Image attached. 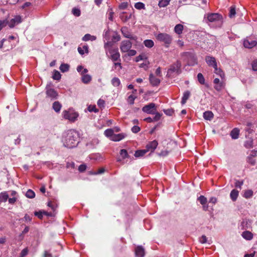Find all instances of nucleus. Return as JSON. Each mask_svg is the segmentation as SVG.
<instances>
[{
    "label": "nucleus",
    "instance_id": "51",
    "mask_svg": "<svg viewBox=\"0 0 257 257\" xmlns=\"http://www.w3.org/2000/svg\"><path fill=\"white\" fill-rule=\"evenodd\" d=\"M154 114H155V115L153 118L154 121H158V120H159L161 118V114L160 113H159V112H156V113L155 112Z\"/></svg>",
    "mask_w": 257,
    "mask_h": 257
},
{
    "label": "nucleus",
    "instance_id": "46",
    "mask_svg": "<svg viewBox=\"0 0 257 257\" xmlns=\"http://www.w3.org/2000/svg\"><path fill=\"white\" fill-rule=\"evenodd\" d=\"M72 14L76 17L79 16L81 14L80 10L79 9L75 8L72 9Z\"/></svg>",
    "mask_w": 257,
    "mask_h": 257
},
{
    "label": "nucleus",
    "instance_id": "47",
    "mask_svg": "<svg viewBox=\"0 0 257 257\" xmlns=\"http://www.w3.org/2000/svg\"><path fill=\"white\" fill-rule=\"evenodd\" d=\"M88 110L90 112H97L98 111V109L96 108L95 105H89L88 107Z\"/></svg>",
    "mask_w": 257,
    "mask_h": 257
},
{
    "label": "nucleus",
    "instance_id": "9",
    "mask_svg": "<svg viewBox=\"0 0 257 257\" xmlns=\"http://www.w3.org/2000/svg\"><path fill=\"white\" fill-rule=\"evenodd\" d=\"M132 46V44L130 41H123L121 43L120 49L122 52H127L131 48Z\"/></svg>",
    "mask_w": 257,
    "mask_h": 257
},
{
    "label": "nucleus",
    "instance_id": "24",
    "mask_svg": "<svg viewBox=\"0 0 257 257\" xmlns=\"http://www.w3.org/2000/svg\"><path fill=\"white\" fill-rule=\"evenodd\" d=\"M239 131L237 128H233L231 133L230 136L233 139H236L238 138Z\"/></svg>",
    "mask_w": 257,
    "mask_h": 257
},
{
    "label": "nucleus",
    "instance_id": "55",
    "mask_svg": "<svg viewBox=\"0 0 257 257\" xmlns=\"http://www.w3.org/2000/svg\"><path fill=\"white\" fill-rule=\"evenodd\" d=\"M242 184H243L242 181H236L235 183V186L236 187L239 188L240 189H241V186L242 185Z\"/></svg>",
    "mask_w": 257,
    "mask_h": 257
},
{
    "label": "nucleus",
    "instance_id": "14",
    "mask_svg": "<svg viewBox=\"0 0 257 257\" xmlns=\"http://www.w3.org/2000/svg\"><path fill=\"white\" fill-rule=\"evenodd\" d=\"M135 253L137 257H144L145 255V249L142 246H138L136 248Z\"/></svg>",
    "mask_w": 257,
    "mask_h": 257
},
{
    "label": "nucleus",
    "instance_id": "4",
    "mask_svg": "<svg viewBox=\"0 0 257 257\" xmlns=\"http://www.w3.org/2000/svg\"><path fill=\"white\" fill-rule=\"evenodd\" d=\"M156 39L162 42L165 44L166 47H169V45L172 43V37L167 33H159L156 36Z\"/></svg>",
    "mask_w": 257,
    "mask_h": 257
},
{
    "label": "nucleus",
    "instance_id": "58",
    "mask_svg": "<svg viewBox=\"0 0 257 257\" xmlns=\"http://www.w3.org/2000/svg\"><path fill=\"white\" fill-rule=\"evenodd\" d=\"M127 52H128V55L131 56H135L137 53V52L136 50H131V49Z\"/></svg>",
    "mask_w": 257,
    "mask_h": 257
},
{
    "label": "nucleus",
    "instance_id": "37",
    "mask_svg": "<svg viewBox=\"0 0 257 257\" xmlns=\"http://www.w3.org/2000/svg\"><path fill=\"white\" fill-rule=\"evenodd\" d=\"M26 196L27 198H33L35 196V193L33 191H32L31 189H29L26 192Z\"/></svg>",
    "mask_w": 257,
    "mask_h": 257
},
{
    "label": "nucleus",
    "instance_id": "11",
    "mask_svg": "<svg viewBox=\"0 0 257 257\" xmlns=\"http://www.w3.org/2000/svg\"><path fill=\"white\" fill-rule=\"evenodd\" d=\"M158 142L156 140H154L147 144L146 150H147V152L151 151L153 152L158 146Z\"/></svg>",
    "mask_w": 257,
    "mask_h": 257
},
{
    "label": "nucleus",
    "instance_id": "26",
    "mask_svg": "<svg viewBox=\"0 0 257 257\" xmlns=\"http://www.w3.org/2000/svg\"><path fill=\"white\" fill-rule=\"evenodd\" d=\"M96 37L94 36H92L90 34H85L83 37L82 38V40L84 41H87L90 40L91 41L95 40Z\"/></svg>",
    "mask_w": 257,
    "mask_h": 257
},
{
    "label": "nucleus",
    "instance_id": "6",
    "mask_svg": "<svg viewBox=\"0 0 257 257\" xmlns=\"http://www.w3.org/2000/svg\"><path fill=\"white\" fill-rule=\"evenodd\" d=\"M110 58L113 61H120V54L117 48H110L108 49Z\"/></svg>",
    "mask_w": 257,
    "mask_h": 257
},
{
    "label": "nucleus",
    "instance_id": "60",
    "mask_svg": "<svg viewBox=\"0 0 257 257\" xmlns=\"http://www.w3.org/2000/svg\"><path fill=\"white\" fill-rule=\"evenodd\" d=\"M8 21H2L0 20V26H2V27L3 28L5 26H7V25H8Z\"/></svg>",
    "mask_w": 257,
    "mask_h": 257
},
{
    "label": "nucleus",
    "instance_id": "8",
    "mask_svg": "<svg viewBox=\"0 0 257 257\" xmlns=\"http://www.w3.org/2000/svg\"><path fill=\"white\" fill-rule=\"evenodd\" d=\"M142 110L147 113L154 114L156 110V104L154 103H151L146 105L143 107Z\"/></svg>",
    "mask_w": 257,
    "mask_h": 257
},
{
    "label": "nucleus",
    "instance_id": "7",
    "mask_svg": "<svg viewBox=\"0 0 257 257\" xmlns=\"http://www.w3.org/2000/svg\"><path fill=\"white\" fill-rule=\"evenodd\" d=\"M63 115L65 119H69L71 121H75L78 116L77 113L69 110H64L63 112Z\"/></svg>",
    "mask_w": 257,
    "mask_h": 257
},
{
    "label": "nucleus",
    "instance_id": "53",
    "mask_svg": "<svg viewBox=\"0 0 257 257\" xmlns=\"http://www.w3.org/2000/svg\"><path fill=\"white\" fill-rule=\"evenodd\" d=\"M252 68L253 71H257V60H254L252 63Z\"/></svg>",
    "mask_w": 257,
    "mask_h": 257
},
{
    "label": "nucleus",
    "instance_id": "30",
    "mask_svg": "<svg viewBox=\"0 0 257 257\" xmlns=\"http://www.w3.org/2000/svg\"><path fill=\"white\" fill-rule=\"evenodd\" d=\"M144 44L146 47L151 48L154 45V43L152 40H146L144 42Z\"/></svg>",
    "mask_w": 257,
    "mask_h": 257
},
{
    "label": "nucleus",
    "instance_id": "20",
    "mask_svg": "<svg viewBox=\"0 0 257 257\" xmlns=\"http://www.w3.org/2000/svg\"><path fill=\"white\" fill-rule=\"evenodd\" d=\"M242 236L246 240H251L253 237V235L250 231H245L242 233Z\"/></svg>",
    "mask_w": 257,
    "mask_h": 257
},
{
    "label": "nucleus",
    "instance_id": "61",
    "mask_svg": "<svg viewBox=\"0 0 257 257\" xmlns=\"http://www.w3.org/2000/svg\"><path fill=\"white\" fill-rule=\"evenodd\" d=\"M104 172V169L102 168L98 169V170L97 172H94L93 173V174H94V175L100 174Z\"/></svg>",
    "mask_w": 257,
    "mask_h": 257
},
{
    "label": "nucleus",
    "instance_id": "17",
    "mask_svg": "<svg viewBox=\"0 0 257 257\" xmlns=\"http://www.w3.org/2000/svg\"><path fill=\"white\" fill-rule=\"evenodd\" d=\"M132 14H130L129 15H126L125 12H122L120 15V18L122 21L123 22H127L128 20L132 18Z\"/></svg>",
    "mask_w": 257,
    "mask_h": 257
},
{
    "label": "nucleus",
    "instance_id": "22",
    "mask_svg": "<svg viewBox=\"0 0 257 257\" xmlns=\"http://www.w3.org/2000/svg\"><path fill=\"white\" fill-rule=\"evenodd\" d=\"M238 193L239 192L235 189H233L231 191L230 196L232 201H235L237 199Z\"/></svg>",
    "mask_w": 257,
    "mask_h": 257
},
{
    "label": "nucleus",
    "instance_id": "28",
    "mask_svg": "<svg viewBox=\"0 0 257 257\" xmlns=\"http://www.w3.org/2000/svg\"><path fill=\"white\" fill-rule=\"evenodd\" d=\"M214 69V72L216 74L220 76L221 78H224L225 76L224 72L222 71V70L220 68H217V66L216 67L213 68Z\"/></svg>",
    "mask_w": 257,
    "mask_h": 257
},
{
    "label": "nucleus",
    "instance_id": "50",
    "mask_svg": "<svg viewBox=\"0 0 257 257\" xmlns=\"http://www.w3.org/2000/svg\"><path fill=\"white\" fill-rule=\"evenodd\" d=\"M164 112L167 115L171 116L173 114L174 110L173 109H168L164 110Z\"/></svg>",
    "mask_w": 257,
    "mask_h": 257
},
{
    "label": "nucleus",
    "instance_id": "16",
    "mask_svg": "<svg viewBox=\"0 0 257 257\" xmlns=\"http://www.w3.org/2000/svg\"><path fill=\"white\" fill-rule=\"evenodd\" d=\"M52 108L56 112H59L62 108V104L59 101H56L53 103Z\"/></svg>",
    "mask_w": 257,
    "mask_h": 257
},
{
    "label": "nucleus",
    "instance_id": "19",
    "mask_svg": "<svg viewBox=\"0 0 257 257\" xmlns=\"http://www.w3.org/2000/svg\"><path fill=\"white\" fill-rule=\"evenodd\" d=\"M125 135L123 134H114L113 137L111 140L113 141H119L125 137Z\"/></svg>",
    "mask_w": 257,
    "mask_h": 257
},
{
    "label": "nucleus",
    "instance_id": "31",
    "mask_svg": "<svg viewBox=\"0 0 257 257\" xmlns=\"http://www.w3.org/2000/svg\"><path fill=\"white\" fill-rule=\"evenodd\" d=\"M253 146V140L251 138H249L244 142V146L246 148H250Z\"/></svg>",
    "mask_w": 257,
    "mask_h": 257
},
{
    "label": "nucleus",
    "instance_id": "62",
    "mask_svg": "<svg viewBox=\"0 0 257 257\" xmlns=\"http://www.w3.org/2000/svg\"><path fill=\"white\" fill-rule=\"evenodd\" d=\"M32 5V4L30 2H26L22 6V8L24 9L27 7H29Z\"/></svg>",
    "mask_w": 257,
    "mask_h": 257
},
{
    "label": "nucleus",
    "instance_id": "52",
    "mask_svg": "<svg viewBox=\"0 0 257 257\" xmlns=\"http://www.w3.org/2000/svg\"><path fill=\"white\" fill-rule=\"evenodd\" d=\"M140 130V127L137 125H135L132 128V131L134 133H138Z\"/></svg>",
    "mask_w": 257,
    "mask_h": 257
},
{
    "label": "nucleus",
    "instance_id": "54",
    "mask_svg": "<svg viewBox=\"0 0 257 257\" xmlns=\"http://www.w3.org/2000/svg\"><path fill=\"white\" fill-rule=\"evenodd\" d=\"M86 169V166L84 164H82L79 166L78 170L80 172H84Z\"/></svg>",
    "mask_w": 257,
    "mask_h": 257
},
{
    "label": "nucleus",
    "instance_id": "5",
    "mask_svg": "<svg viewBox=\"0 0 257 257\" xmlns=\"http://www.w3.org/2000/svg\"><path fill=\"white\" fill-rule=\"evenodd\" d=\"M181 66V63L178 61L173 64L168 70L167 75L168 77H171L173 73H175L177 74H180L181 72L180 69Z\"/></svg>",
    "mask_w": 257,
    "mask_h": 257
},
{
    "label": "nucleus",
    "instance_id": "18",
    "mask_svg": "<svg viewBox=\"0 0 257 257\" xmlns=\"http://www.w3.org/2000/svg\"><path fill=\"white\" fill-rule=\"evenodd\" d=\"M121 32L123 34L124 37L129 38L131 39H135V38L133 37V36L127 32V29L125 27L122 28L121 29Z\"/></svg>",
    "mask_w": 257,
    "mask_h": 257
},
{
    "label": "nucleus",
    "instance_id": "57",
    "mask_svg": "<svg viewBox=\"0 0 257 257\" xmlns=\"http://www.w3.org/2000/svg\"><path fill=\"white\" fill-rule=\"evenodd\" d=\"M104 103V101L101 99H99L97 101V105L100 107H103Z\"/></svg>",
    "mask_w": 257,
    "mask_h": 257
},
{
    "label": "nucleus",
    "instance_id": "44",
    "mask_svg": "<svg viewBox=\"0 0 257 257\" xmlns=\"http://www.w3.org/2000/svg\"><path fill=\"white\" fill-rule=\"evenodd\" d=\"M137 98V96L133 95H130L127 98V102L130 104H133L134 103V101L135 99Z\"/></svg>",
    "mask_w": 257,
    "mask_h": 257
},
{
    "label": "nucleus",
    "instance_id": "33",
    "mask_svg": "<svg viewBox=\"0 0 257 257\" xmlns=\"http://www.w3.org/2000/svg\"><path fill=\"white\" fill-rule=\"evenodd\" d=\"M9 195L6 192L1 193L0 194V202H6L8 199Z\"/></svg>",
    "mask_w": 257,
    "mask_h": 257
},
{
    "label": "nucleus",
    "instance_id": "64",
    "mask_svg": "<svg viewBox=\"0 0 257 257\" xmlns=\"http://www.w3.org/2000/svg\"><path fill=\"white\" fill-rule=\"evenodd\" d=\"M24 219H25V221L26 222H30L31 221L32 218L29 215H28V214H26L25 215Z\"/></svg>",
    "mask_w": 257,
    "mask_h": 257
},
{
    "label": "nucleus",
    "instance_id": "12",
    "mask_svg": "<svg viewBox=\"0 0 257 257\" xmlns=\"http://www.w3.org/2000/svg\"><path fill=\"white\" fill-rule=\"evenodd\" d=\"M205 61L207 64L209 66H212L213 68L216 67L217 66V63L216 61V59L214 57L210 56H207L205 57Z\"/></svg>",
    "mask_w": 257,
    "mask_h": 257
},
{
    "label": "nucleus",
    "instance_id": "21",
    "mask_svg": "<svg viewBox=\"0 0 257 257\" xmlns=\"http://www.w3.org/2000/svg\"><path fill=\"white\" fill-rule=\"evenodd\" d=\"M190 96V92L189 91H186L184 92V94H183V96L182 98V101H181V103L182 104H184L185 103H186L187 99L189 98Z\"/></svg>",
    "mask_w": 257,
    "mask_h": 257
},
{
    "label": "nucleus",
    "instance_id": "34",
    "mask_svg": "<svg viewBox=\"0 0 257 257\" xmlns=\"http://www.w3.org/2000/svg\"><path fill=\"white\" fill-rule=\"evenodd\" d=\"M170 0H160L159 2V6L160 7H165L169 4Z\"/></svg>",
    "mask_w": 257,
    "mask_h": 257
},
{
    "label": "nucleus",
    "instance_id": "23",
    "mask_svg": "<svg viewBox=\"0 0 257 257\" xmlns=\"http://www.w3.org/2000/svg\"><path fill=\"white\" fill-rule=\"evenodd\" d=\"M213 113L210 111H206L203 113V117L206 120H210L213 117Z\"/></svg>",
    "mask_w": 257,
    "mask_h": 257
},
{
    "label": "nucleus",
    "instance_id": "10",
    "mask_svg": "<svg viewBox=\"0 0 257 257\" xmlns=\"http://www.w3.org/2000/svg\"><path fill=\"white\" fill-rule=\"evenodd\" d=\"M8 22L9 26L12 28L22 22V17L20 16H16Z\"/></svg>",
    "mask_w": 257,
    "mask_h": 257
},
{
    "label": "nucleus",
    "instance_id": "45",
    "mask_svg": "<svg viewBox=\"0 0 257 257\" xmlns=\"http://www.w3.org/2000/svg\"><path fill=\"white\" fill-rule=\"evenodd\" d=\"M120 155L123 159H125L128 157L127 151L125 149H121L120 151Z\"/></svg>",
    "mask_w": 257,
    "mask_h": 257
},
{
    "label": "nucleus",
    "instance_id": "36",
    "mask_svg": "<svg viewBox=\"0 0 257 257\" xmlns=\"http://www.w3.org/2000/svg\"><path fill=\"white\" fill-rule=\"evenodd\" d=\"M104 134L106 137L112 138L114 135V131L112 129H107L105 131Z\"/></svg>",
    "mask_w": 257,
    "mask_h": 257
},
{
    "label": "nucleus",
    "instance_id": "32",
    "mask_svg": "<svg viewBox=\"0 0 257 257\" xmlns=\"http://www.w3.org/2000/svg\"><path fill=\"white\" fill-rule=\"evenodd\" d=\"M60 70L62 72H65L69 70V65L67 64H62L59 68Z\"/></svg>",
    "mask_w": 257,
    "mask_h": 257
},
{
    "label": "nucleus",
    "instance_id": "63",
    "mask_svg": "<svg viewBox=\"0 0 257 257\" xmlns=\"http://www.w3.org/2000/svg\"><path fill=\"white\" fill-rule=\"evenodd\" d=\"M214 88L217 91H220L222 88V85L221 83H219L218 84H216V85L214 86Z\"/></svg>",
    "mask_w": 257,
    "mask_h": 257
},
{
    "label": "nucleus",
    "instance_id": "41",
    "mask_svg": "<svg viewBox=\"0 0 257 257\" xmlns=\"http://www.w3.org/2000/svg\"><path fill=\"white\" fill-rule=\"evenodd\" d=\"M197 78L199 82L201 84H204L205 83V79L203 75L199 73L197 75Z\"/></svg>",
    "mask_w": 257,
    "mask_h": 257
},
{
    "label": "nucleus",
    "instance_id": "2",
    "mask_svg": "<svg viewBox=\"0 0 257 257\" xmlns=\"http://www.w3.org/2000/svg\"><path fill=\"white\" fill-rule=\"evenodd\" d=\"M62 142L64 146L68 148L75 147L78 143L77 133L72 130H68L63 134Z\"/></svg>",
    "mask_w": 257,
    "mask_h": 257
},
{
    "label": "nucleus",
    "instance_id": "48",
    "mask_svg": "<svg viewBox=\"0 0 257 257\" xmlns=\"http://www.w3.org/2000/svg\"><path fill=\"white\" fill-rule=\"evenodd\" d=\"M28 251H29L28 248L27 247L25 248L24 249H23L22 250V251L20 253V257H25L26 255H27Z\"/></svg>",
    "mask_w": 257,
    "mask_h": 257
},
{
    "label": "nucleus",
    "instance_id": "38",
    "mask_svg": "<svg viewBox=\"0 0 257 257\" xmlns=\"http://www.w3.org/2000/svg\"><path fill=\"white\" fill-rule=\"evenodd\" d=\"M135 8L138 10H142L145 9V4L141 2H138L135 4Z\"/></svg>",
    "mask_w": 257,
    "mask_h": 257
},
{
    "label": "nucleus",
    "instance_id": "1",
    "mask_svg": "<svg viewBox=\"0 0 257 257\" xmlns=\"http://www.w3.org/2000/svg\"><path fill=\"white\" fill-rule=\"evenodd\" d=\"M204 20L205 22L211 28H221L223 19L221 15L218 13H208L204 15Z\"/></svg>",
    "mask_w": 257,
    "mask_h": 257
},
{
    "label": "nucleus",
    "instance_id": "56",
    "mask_svg": "<svg viewBox=\"0 0 257 257\" xmlns=\"http://www.w3.org/2000/svg\"><path fill=\"white\" fill-rule=\"evenodd\" d=\"M34 214L35 215L38 216V217L40 219H42V217H43V211H39V212H37V211H36L34 213Z\"/></svg>",
    "mask_w": 257,
    "mask_h": 257
},
{
    "label": "nucleus",
    "instance_id": "35",
    "mask_svg": "<svg viewBox=\"0 0 257 257\" xmlns=\"http://www.w3.org/2000/svg\"><path fill=\"white\" fill-rule=\"evenodd\" d=\"M253 195V191L251 190L244 191L243 197L245 198H249Z\"/></svg>",
    "mask_w": 257,
    "mask_h": 257
},
{
    "label": "nucleus",
    "instance_id": "13",
    "mask_svg": "<svg viewBox=\"0 0 257 257\" xmlns=\"http://www.w3.org/2000/svg\"><path fill=\"white\" fill-rule=\"evenodd\" d=\"M257 44L256 41L251 39H246L243 42V45L245 48H252Z\"/></svg>",
    "mask_w": 257,
    "mask_h": 257
},
{
    "label": "nucleus",
    "instance_id": "40",
    "mask_svg": "<svg viewBox=\"0 0 257 257\" xmlns=\"http://www.w3.org/2000/svg\"><path fill=\"white\" fill-rule=\"evenodd\" d=\"M198 200L202 205H205L207 203V198L203 195H201L198 198Z\"/></svg>",
    "mask_w": 257,
    "mask_h": 257
},
{
    "label": "nucleus",
    "instance_id": "59",
    "mask_svg": "<svg viewBox=\"0 0 257 257\" xmlns=\"http://www.w3.org/2000/svg\"><path fill=\"white\" fill-rule=\"evenodd\" d=\"M200 242L202 243H205L207 242V237L205 235H202L200 239Z\"/></svg>",
    "mask_w": 257,
    "mask_h": 257
},
{
    "label": "nucleus",
    "instance_id": "3",
    "mask_svg": "<svg viewBox=\"0 0 257 257\" xmlns=\"http://www.w3.org/2000/svg\"><path fill=\"white\" fill-rule=\"evenodd\" d=\"M46 98L50 99L51 100L57 99L58 98L59 94L56 90L52 87V84H48L45 88Z\"/></svg>",
    "mask_w": 257,
    "mask_h": 257
},
{
    "label": "nucleus",
    "instance_id": "43",
    "mask_svg": "<svg viewBox=\"0 0 257 257\" xmlns=\"http://www.w3.org/2000/svg\"><path fill=\"white\" fill-rule=\"evenodd\" d=\"M52 77L54 80H59L61 78V74L59 71L55 70Z\"/></svg>",
    "mask_w": 257,
    "mask_h": 257
},
{
    "label": "nucleus",
    "instance_id": "15",
    "mask_svg": "<svg viewBox=\"0 0 257 257\" xmlns=\"http://www.w3.org/2000/svg\"><path fill=\"white\" fill-rule=\"evenodd\" d=\"M149 80L151 84L154 86H158L160 83V79L156 78L152 74L150 75Z\"/></svg>",
    "mask_w": 257,
    "mask_h": 257
},
{
    "label": "nucleus",
    "instance_id": "25",
    "mask_svg": "<svg viewBox=\"0 0 257 257\" xmlns=\"http://www.w3.org/2000/svg\"><path fill=\"white\" fill-rule=\"evenodd\" d=\"M91 76L88 74L82 75L81 80L83 83L88 84L91 80Z\"/></svg>",
    "mask_w": 257,
    "mask_h": 257
},
{
    "label": "nucleus",
    "instance_id": "29",
    "mask_svg": "<svg viewBox=\"0 0 257 257\" xmlns=\"http://www.w3.org/2000/svg\"><path fill=\"white\" fill-rule=\"evenodd\" d=\"M183 29V25L181 24H178L175 27L174 31L177 34H181L182 33Z\"/></svg>",
    "mask_w": 257,
    "mask_h": 257
},
{
    "label": "nucleus",
    "instance_id": "42",
    "mask_svg": "<svg viewBox=\"0 0 257 257\" xmlns=\"http://www.w3.org/2000/svg\"><path fill=\"white\" fill-rule=\"evenodd\" d=\"M111 83L114 86H118L120 84V82L119 79L118 78L114 77L111 80Z\"/></svg>",
    "mask_w": 257,
    "mask_h": 257
},
{
    "label": "nucleus",
    "instance_id": "39",
    "mask_svg": "<svg viewBox=\"0 0 257 257\" xmlns=\"http://www.w3.org/2000/svg\"><path fill=\"white\" fill-rule=\"evenodd\" d=\"M236 14L235 8L234 6H232L230 8V11L229 13V16L230 18L234 17Z\"/></svg>",
    "mask_w": 257,
    "mask_h": 257
},
{
    "label": "nucleus",
    "instance_id": "49",
    "mask_svg": "<svg viewBox=\"0 0 257 257\" xmlns=\"http://www.w3.org/2000/svg\"><path fill=\"white\" fill-rule=\"evenodd\" d=\"M128 6L127 2H122L119 5V9L120 10H125Z\"/></svg>",
    "mask_w": 257,
    "mask_h": 257
},
{
    "label": "nucleus",
    "instance_id": "27",
    "mask_svg": "<svg viewBox=\"0 0 257 257\" xmlns=\"http://www.w3.org/2000/svg\"><path fill=\"white\" fill-rule=\"evenodd\" d=\"M147 152L146 150H138L136 151L134 155L136 158H139L144 156Z\"/></svg>",
    "mask_w": 257,
    "mask_h": 257
}]
</instances>
